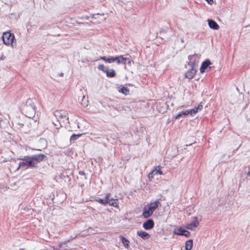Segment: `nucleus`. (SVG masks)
I'll return each instance as SVG.
<instances>
[{
    "label": "nucleus",
    "instance_id": "nucleus-1",
    "mask_svg": "<svg viewBox=\"0 0 250 250\" xmlns=\"http://www.w3.org/2000/svg\"><path fill=\"white\" fill-rule=\"evenodd\" d=\"M45 158H46V156L42 153L20 158L19 159L22 161L19 163L18 169L20 168L27 169L30 167H37L38 164L44 160Z\"/></svg>",
    "mask_w": 250,
    "mask_h": 250
},
{
    "label": "nucleus",
    "instance_id": "nucleus-2",
    "mask_svg": "<svg viewBox=\"0 0 250 250\" xmlns=\"http://www.w3.org/2000/svg\"><path fill=\"white\" fill-rule=\"evenodd\" d=\"M22 111L29 118L34 117L36 114V109L33 99H28L22 108Z\"/></svg>",
    "mask_w": 250,
    "mask_h": 250
},
{
    "label": "nucleus",
    "instance_id": "nucleus-3",
    "mask_svg": "<svg viewBox=\"0 0 250 250\" xmlns=\"http://www.w3.org/2000/svg\"><path fill=\"white\" fill-rule=\"evenodd\" d=\"M160 204L159 200H157L154 202L151 203L149 207H145L143 212V217L145 218L150 217Z\"/></svg>",
    "mask_w": 250,
    "mask_h": 250
},
{
    "label": "nucleus",
    "instance_id": "nucleus-4",
    "mask_svg": "<svg viewBox=\"0 0 250 250\" xmlns=\"http://www.w3.org/2000/svg\"><path fill=\"white\" fill-rule=\"evenodd\" d=\"M2 38L5 44L10 45L13 43L15 36L13 34L6 32L3 33Z\"/></svg>",
    "mask_w": 250,
    "mask_h": 250
},
{
    "label": "nucleus",
    "instance_id": "nucleus-5",
    "mask_svg": "<svg viewBox=\"0 0 250 250\" xmlns=\"http://www.w3.org/2000/svg\"><path fill=\"white\" fill-rule=\"evenodd\" d=\"M68 114L63 110H56L54 113V116L57 119V122H59L60 125L62 126V117H65V115Z\"/></svg>",
    "mask_w": 250,
    "mask_h": 250
},
{
    "label": "nucleus",
    "instance_id": "nucleus-6",
    "mask_svg": "<svg viewBox=\"0 0 250 250\" xmlns=\"http://www.w3.org/2000/svg\"><path fill=\"white\" fill-rule=\"evenodd\" d=\"M188 66L189 67V70L185 73V77L189 79H191L196 73L197 70L195 67L197 65Z\"/></svg>",
    "mask_w": 250,
    "mask_h": 250
},
{
    "label": "nucleus",
    "instance_id": "nucleus-7",
    "mask_svg": "<svg viewBox=\"0 0 250 250\" xmlns=\"http://www.w3.org/2000/svg\"><path fill=\"white\" fill-rule=\"evenodd\" d=\"M174 233L178 235H183L187 237H188L190 235V233L188 231L180 227L174 231Z\"/></svg>",
    "mask_w": 250,
    "mask_h": 250
},
{
    "label": "nucleus",
    "instance_id": "nucleus-8",
    "mask_svg": "<svg viewBox=\"0 0 250 250\" xmlns=\"http://www.w3.org/2000/svg\"><path fill=\"white\" fill-rule=\"evenodd\" d=\"M199 224V222L197 217H194L191 223L186 226V228L190 230H194L196 228Z\"/></svg>",
    "mask_w": 250,
    "mask_h": 250
},
{
    "label": "nucleus",
    "instance_id": "nucleus-9",
    "mask_svg": "<svg viewBox=\"0 0 250 250\" xmlns=\"http://www.w3.org/2000/svg\"><path fill=\"white\" fill-rule=\"evenodd\" d=\"M200 55L194 54L192 55H189L188 57V59L189 62H188V65H196V60L199 59Z\"/></svg>",
    "mask_w": 250,
    "mask_h": 250
},
{
    "label": "nucleus",
    "instance_id": "nucleus-10",
    "mask_svg": "<svg viewBox=\"0 0 250 250\" xmlns=\"http://www.w3.org/2000/svg\"><path fill=\"white\" fill-rule=\"evenodd\" d=\"M154 226V222L152 219H148L143 225V228L146 230L152 229Z\"/></svg>",
    "mask_w": 250,
    "mask_h": 250
},
{
    "label": "nucleus",
    "instance_id": "nucleus-11",
    "mask_svg": "<svg viewBox=\"0 0 250 250\" xmlns=\"http://www.w3.org/2000/svg\"><path fill=\"white\" fill-rule=\"evenodd\" d=\"M210 64H211V62L208 60H207L203 62L200 67L201 73H204L205 71V70L207 69L208 67H209Z\"/></svg>",
    "mask_w": 250,
    "mask_h": 250
},
{
    "label": "nucleus",
    "instance_id": "nucleus-12",
    "mask_svg": "<svg viewBox=\"0 0 250 250\" xmlns=\"http://www.w3.org/2000/svg\"><path fill=\"white\" fill-rule=\"evenodd\" d=\"M208 26L210 28L214 29V30L219 29V26L215 21H214L212 19H210V20H208Z\"/></svg>",
    "mask_w": 250,
    "mask_h": 250
},
{
    "label": "nucleus",
    "instance_id": "nucleus-13",
    "mask_svg": "<svg viewBox=\"0 0 250 250\" xmlns=\"http://www.w3.org/2000/svg\"><path fill=\"white\" fill-rule=\"evenodd\" d=\"M137 234L144 240L148 239L150 237V235L148 233L143 230L138 231Z\"/></svg>",
    "mask_w": 250,
    "mask_h": 250
},
{
    "label": "nucleus",
    "instance_id": "nucleus-14",
    "mask_svg": "<svg viewBox=\"0 0 250 250\" xmlns=\"http://www.w3.org/2000/svg\"><path fill=\"white\" fill-rule=\"evenodd\" d=\"M127 60V59L124 58L123 55L115 57V62H117L118 64L122 63L125 64L126 63Z\"/></svg>",
    "mask_w": 250,
    "mask_h": 250
},
{
    "label": "nucleus",
    "instance_id": "nucleus-15",
    "mask_svg": "<svg viewBox=\"0 0 250 250\" xmlns=\"http://www.w3.org/2000/svg\"><path fill=\"white\" fill-rule=\"evenodd\" d=\"M187 110L182 111L180 112L177 115L175 116V119H179L180 118H185L188 115Z\"/></svg>",
    "mask_w": 250,
    "mask_h": 250
},
{
    "label": "nucleus",
    "instance_id": "nucleus-16",
    "mask_svg": "<svg viewBox=\"0 0 250 250\" xmlns=\"http://www.w3.org/2000/svg\"><path fill=\"white\" fill-rule=\"evenodd\" d=\"M120 240L122 242V243L124 244V247L125 248L128 249L129 247V241L126 238H125V237H124L123 236H120Z\"/></svg>",
    "mask_w": 250,
    "mask_h": 250
},
{
    "label": "nucleus",
    "instance_id": "nucleus-17",
    "mask_svg": "<svg viewBox=\"0 0 250 250\" xmlns=\"http://www.w3.org/2000/svg\"><path fill=\"white\" fill-rule=\"evenodd\" d=\"M193 247V240L189 239L186 241L185 245L186 250H191Z\"/></svg>",
    "mask_w": 250,
    "mask_h": 250
},
{
    "label": "nucleus",
    "instance_id": "nucleus-18",
    "mask_svg": "<svg viewBox=\"0 0 250 250\" xmlns=\"http://www.w3.org/2000/svg\"><path fill=\"white\" fill-rule=\"evenodd\" d=\"M107 77L113 78L116 76V72L113 69H107L106 73Z\"/></svg>",
    "mask_w": 250,
    "mask_h": 250
},
{
    "label": "nucleus",
    "instance_id": "nucleus-19",
    "mask_svg": "<svg viewBox=\"0 0 250 250\" xmlns=\"http://www.w3.org/2000/svg\"><path fill=\"white\" fill-rule=\"evenodd\" d=\"M82 135V134H73L70 137V141L74 142V141H76V140H77Z\"/></svg>",
    "mask_w": 250,
    "mask_h": 250
},
{
    "label": "nucleus",
    "instance_id": "nucleus-20",
    "mask_svg": "<svg viewBox=\"0 0 250 250\" xmlns=\"http://www.w3.org/2000/svg\"><path fill=\"white\" fill-rule=\"evenodd\" d=\"M82 99L81 100V101L80 103L82 105H83L84 107H86L88 105V101L85 99V96H83Z\"/></svg>",
    "mask_w": 250,
    "mask_h": 250
},
{
    "label": "nucleus",
    "instance_id": "nucleus-21",
    "mask_svg": "<svg viewBox=\"0 0 250 250\" xmlns=\"http://www.w3.org/2000/svg\"><path fill=\"white\" fill-rule=\"evenodd\" d=\"M117 200L114 199L113 198L110 199V202H108V204L110 206L117 207L118 206L117 203Z\"/></svg>",
    "mask_w": 250,
    "mask_h": 250
},
{
    "label": "nucleus",
    "instance_id": "nucleus-22",
    "mask_svg": "<svg viewBox=\"0 0 250 250\" xmlns=\"http://www.w3.org/2000/svg\"><path fill=\"white\" fill-rule=\"evenodd\" d=\"M119 91L126 95L128 94L129 92V89L126 87H122Z\"/></svg>",
    "mask_w": 250,
    "mask_h": 250
},
{
    "label": "nucleus",
    "instance_id": "nucleus-23",
    "mask_svg": "<svg viewBox=\"0 0 250 250\" xmlns=\"http://www.w3.org/2000/svg\"><path fill=\"white\" fill-rule=\"evenodd\" d=\"M187 111L188 115H190L191 116H193L194 114H195L198 112L197 110L195 108V107L191 109H188Z\"/></svg>",
    "mask_w": 250,
    "mask_h": 250
},
{
    "label": "nucleus",
    "instance_id": "nucleus-24",
    "mask_svg": "<svg viewBox=\"0 0 250 250\" xmlns=\"http://www.w3.org/2000/svg\"><path fill=\"white\" fill-rule=\"evenodd\" d=\"M69 241H70V240L68 239L67 240L65 241L64 242H62L60 243L59 244L58 246L56 248V250H60L62 248V245L63 244H66V243H67V242H68Z\"/></svg>",
    "mask_w": 250,
    "mask_h": 250
},
{
    "label": "nucleus",
    "instance_id": "nucleus-25",
    "mask_svg": "<svg viewBox=\"0 0 250 250\" xmlns=\"http://www.w3.org/2000/svg\"><path fill=\"white\" fill-rule=\"evenodd\" d=\"M98 68L99 70L102 71L103 72L106 73V71L108 69V68H106L104 64H100Z\"/></svg>",
    "mask_w": 250,
    "mask_h": 250
},
{
    "label": "nucleus",
    "instance_id": "nucleus-26",
    "mask_svg": "<svg viewBox=\"0 0 250 250\" xmlns=\"http://www.w3.org/2000/svg\"><path fill=\"white\" fill-rule=\"evenodd\" d=\"M110 194L108 193L105 196L104 199V203L105 204V205L108 204V202H110Z\"/></svg>",
    "mask_w": 250,
    "mask_h": 250
},
{
    "label": "nucleus",
    "instance_id": "nucleus-27",
    "mask_svg": "<svg viewBox=\"0 0 250 250\" xmlns=\"http://www.w3.org/2000/svg\"><path fill=\"white\" fill-rule=\"evenodd\" d=\"M114 62H115V57H110L109 58H107V62L112 63Z\"/></svg>",
    "mask_w": 250,
    "mask_h": 250
},
{
    "label": "nucleus",
    "instance_id": "nucleus-28",
    "mask_svg": "<svg viewBox=\"0 0 250 250\" xmlns=\"http://www.w3.org/2000/svg\"><path fill=\"white\" fill-rule=\"evenodd\" d=\"M153 171L154 172V173L155 175H158V174L161 175L163 174L162 171H161V170L160 168H159L158 169H155L153 170Z\"/></svg>",
    "mask_w": 250,
    "mask_h": 250
},
{
    "label": "nucleus",
    "instance_id": "nucleus-29",
    "mask_svg": "<svg viewBox=\"0 0 250 250\" xmlns=\"http://www.w3.org/2000/svg\"><path fill=\"white\" fill-rule=\"evenodd\" d=\"M67 115H65V117H62V123H68V117Z\"/></svg>",
    "mask_w": 250,
    "mask_h": 250
},
{
    "label": "nucleus",
    "instance_id": "nucleus-30",
    "mask_svg": "<svg viewBox=\"0 0 250 250\" xmlns=\"http://www.w3.org/2000/svg\"><path fill=\"white\" fill-rule=\"evenodd\" d=\"M95 200L96 202H98V203H100V204H101L102 205H105V204H104V199H101V198L97 197V198H96L95 199Z\"/></svg>",
    "mask_w": 250,
    "mask_h": 250
},
{
    "label": "nucleus",
    "instance_id": "nucleus-31",
    "mask_svg": "<svg viewBox=\"0 0 250 250\" xmlns=\"http://www.w3.org/2000/svg\"><path fill=\"white\" fill-rule=\"evenodd\" d=\"M15 124L19 125L20 126V127H22L24 125V123L23 122H18V121H15Z\"/></svg>",
    "mask_w": 250,
    "mask_h": 250
},
{
    "label": "nucleus",
    "instance_id": "nucleus-32",
    "mask_svg": "<svg viewBox=\"0 0 250 250\" xmlns=\"http://www.w3.org/2000/svg\"><path fill=\"white\" fill-rule=\"evenodd\" d=\"M155 175L154 172L152 171L150 173H149L148 175V177L149 179H152L154 177V176Z\"/></svg>",
    "mask_w": 250,
    "mask_h": 250
},
{
    "label": "nucleus",
    "instance_id": "nucleus-33",
    "mask_svg": "<svg viewBox=\"0 0 250 250\" xmlns=\"http://www.w3.org/2000/svg\"><path fill=\"white\" fill-rule=\"evenodd\" d=\"M53 124L55 126H56L57 127V128H58L59 126H61L60 125L59 123L57 122V120L55 122L53 121Z\"/></svg>",
    "mask_w": 250,
    "mask_h": 250
},
{
    "label": "nucleus",
    "instance_id": "nucleus-34",
    "mask_svg": "<svg viewBox=\"0 0 250 250\" xmlns=\"http://www.w3.org/2000/svg\"><path fill=\"white\" fill-rule=\"evenodd\" d=\"M203 106L201 104H199L197 107H195V108L197 110V111H198V110H201Z\"/></svg>",
    "mask_w": 250,
    "mask_h": 250
},
{
    "label": "nucleus",
    "instance_id": "nucleus-35",
    "mask_svg": "<svg viewBox=\"0 0 250 250\" xmlns=\"http://www.w3.org/2000/svg\"><path fill=\"white\" fill-rule=\"evenodd\" d=\"M79 174L81 175L84 176V179H86V177L85 176V174L84 171H80Z\"/></svg>",
    "mask_w": 250,
    "mask_h": 250
},
{
    "label": "nucleus",
    "instance_id": "nucleus-36",
    "mask_svg": "<svg viewBox=\"0 0 250 250\" xmlns=\"http://www.w3.org/2000/svg\"><path fill=\"white\" fill-rule=\"evenodd\" d=\"M100 59L101 60H102L105 61V62H107V58L105 56H101V57H100Z\"/></svg>",
    "mask_w": 250,
    "mask_h": 250
},
{
    "label": "nucleus",
    "instance_id": "nucleus-37",
    "mask_svg": "<svg viewBox=\"0 0 250 250\" xmlns=\"http://www.w3.org/2000/svg\"><path fill=\"white\" fill-rule=\"evenodd\" d=\"M127 59L126 61V63H127L129 65H130L131 61L129 58H126Z\"/></svg>",
    "mask_w": 250,
    "mask_h": 250
},
{
    "label": "nucleus",
    "instance_id": "nucleus-38",
    "mask_svg": "<svg viewBox=\"0 0 250 250\" xmlns=\"http://www.w3.org/2000/svg\"><path fill=\"white\" fill-rule=\"evenodd\" d=\"M206 0L209 4H211L213 3V0Z\"/></svg>",
    "mask_w": 250,
    "mask_h": 250
},
{
    "label": "nucleus",
    "instance_id": "nucleus-39",
    "mask_svg": "<svg viewBox=\"0 0 250 250\" xmlns=\"http://www.w3.org/2000/svg\"><path fill=\"white\" fill-rule=\"evenodd\" d=\"M247 175V176H250V167L249 168V170L248 171Z\"/></svg>",
    "mask_w": 250,
    "mask_h": 250
},
{
    "label": "nucleus",
    "instance_id": "nucleus-40",
    "mask_svg": "<svg viewBox=\"0 0 250 250\" xmlns=\"http://www.w3.org/2000/svg\"><path fill=\"white\" fill-rule=\"evenodd\" d=\"M180 41L182 42H184V39L183 38H181L180 39Z\"/></svg>",
    "mask_w": 250,
    "mask_h": 250
},
{
    "label": "nucleus",
    "instance_id": "nucleus-41",
    "mask_svg": "<svg viewBox=\"0 0 250 250\" xmlns=\"http://www.w3.org/2000/svg\"><path fill=\"white\" fill-rule=\"evenodd\" d=\"M60 76H63V73H61L60 74Z\"/></svg>",
    "mask_w": 250,
    "mask_h": 250
}]
</instances>
